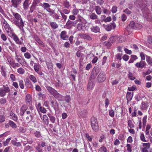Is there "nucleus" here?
I'll return each mask as SVG.
<instances>
[{
	"instance_id": "1",
	"label": "nucleus",
	"mask_w": 152,
	"mask_h": 152,
	"mask_svg": "<svg viewBox=\"0 0 152 152\" xmlns=\"http://www.w3.org/2000/svg\"><path fill=\"white\" fill-rule=\"evenodd\" d=\"M46 88L49 92L55 98L59 100L62 101V96L58 93L56 90L50 86H46Z\"/></svg>"
},
{
	"instance_id": "2",
	"label": "nucleus",
	"mask_w": 152,
	"mask_h": 152,
	"mask_svg": "<svg viewBox=\"0 0 152 152\" xmlns=\"http://www.w3.org/2000/svg\"><path fill=\"white\" fill-rule=\"evenodd\" d=\"M91 125L93 131L97 132L99 130L98 122L97 119L94 117H92L91 119Z\"/></svg>"
},
{
	"instance_id": "3",
	"label": "nucleus",
	"mask_w": 152,
	"mask_h": 152,
	"mask_svg": "<svg viewBox=\"0 0 152 152\" xmlns=\"http://www.w3.org/2000/svg\"><path fill=\"white\" fill-rule=\"evenodd\" d=\"M81 18L80 17L76 20L77 23V28L79 30H84L86 29V26L85 23L82 22Z\"/></svg>"
},
{
	"instance_id": "4",
	"label": "nucleus",
	"mask_w": 152,
	"mask_h": 152,
	"mask_svg": "<svg viewBox=\"0 0 152 152\" xmlns=\"http://www.w3.org/2000/svg\"><path fill=\"white\" fill-rule=\"evenodd\" d=\"M13 23L14 24L18 26L23 32H25L23 28V27L24 26V22L22 18L20 20H15V22H13Z\"/></svg>"
},
{
	"instance_id": "5",
	"label": "nucleus",
	"mask_w": 152,
	"mask_h": 152,
	"mask_svg": "<svg viewBox=\"0 0 152 152\" xmlns=\"http://www.w3.org/2000/svg\"><path fill=\"white\" fill-rule=\"evenodd\" d=\"M10 88L7 86L3 85V88H0V96L4 97L6 95V93L10 91Z\"/></svg>"
},
{
	"instance_id": "6",
	"label": "nucleus",
	"mask_w": 152,
	"mask_h": 152,
	"mask_svg": "<svg viewBox=\"0 0 152 152\" xmlns=\"http://www.w3.org/2000/svg\"><path fill=\"white\" fill-rule=\"evenodd\" d=\"M106 78L105 74L102 71L99 74L97 79L98 82L99 83H101L104 82Z\"/></svg>"
},
{
	"instance_id": "7",
	"label": "nucleus",
	"mask_w": 152,
	"mask_h": 152,
	"mask_svg": "<svg viewBox=\"0 0 152 152\" xmlns=\"http://www.w3.org/2000/svg\"><path fill=\"white\" fill-rule=\"evenodd\" d=\"M105 29L107 31H110L112 29H114L116 26L114 22H112L110 23V24L103 25Z\"/></svg>"
},
{
	"instance_id": "8",
	"label": "nucleus",
	"mask_w": 152,
	"mask_h": 152,
	"mask_svg": "<svg viewBox=\"0 0 152 152\" xmlns=\"http://www.w3.org/2000/svg\"><path fill=\"white\" fill-rule=\"evenodd\" d=\"M41 6L48 12L50 13L54 11V10L50 8V6L49 4L47 3H44L42 4L41 3Z\"/></svg>"
},
{
	"instance_id": "9",
	"label": "nucleus",
	"mask_w": 152,
	"mask_h": 152,
	"mask_svg": "<svg viewBox=\"0 0 152 152\" xmlns=\"http://www.w3.org/2000/svg\"><path fill=\"white\" fill-rule=\"evenodd\" d=\"M151 144L149 143H143L142 144L143 148H141L142 152H148V150L150 147Z\"/></svg>"
},
{
	"instance_id": "10",
	"label": "nucleus",
	"mask_w": 152,
	"mask_h": 152,
	"mask_svg": "<svg viewBox=\"0 0 152 152\" xmlns=\"http://www.w3.org/2000/svg\"><path fill=\"white\" fill-rule=\"evenodd\" d=\"M77 24L76 20L74 22L69 20L66 23L65 26L67 28H69L72 26H76Z\"/></svg>"
},
{
	"instance_id": "11",
	"label": "nucleus",
	"mask_w": 152,
	"mask_h": 152,
	"mask_svg": "<svg viewBox=\"0 0 152 152\" xmlns=\"http://www.w3.org/2000/svg\"><path fill=\"white\" fill-rule=\"evenodd\" d=\"M4 21H3L2 24L4 29L7 33L11 30V28L7 22L4 19Z\"/></svg>"
},
{
	"instance_id": "12",
	"label": "nucleus",
	"mask_w": 152,
	"mask_h": 152,
	"mask_svg": "<svg viewBox=\"0 0 152 152\" xmlns=\"http://www.w3.org/2000/svg\"><path fill=\"white\" fill-rule=\"evenodd\" d=\"M146 65V64L145 61L141 60L140 62L137 63L135 66L137 68H142L143 67H145Z\"/></svg>"
},
{
	"instance_id": "13",
	"label": "nucleus",
	"mask_w": 152,
	"mask_h": 152,
	"mask_svg": "<svg viewBox=\"0 0 152 152\" xmlns=\"http://www.w3.org/2000/svg\"><path fill=\"white\" fill-rule=\"evenodd\" d=\"M26 103L28 105H30L32 103V97L30 94H27L26 97Z\"/></svg>"
},
{
	"instance_id": "14",
	"label": "nucleus",
	"mask_w": 152,
	"mask_h": 152,
	"mask_svg": "<svg viewBox=\"0 0 152 152\" xmlns=\"http://www.w3.org/2000/svg\"><path fill=\"white\" fill-rule=\"evenodd\" d=\"M66 32L64 31H62L60 34L61 38L63 40H67L69 37V36L66 35Z\"/></svg>"
},
{
	"instance_id": "15",
	"label": "nucleus",
	"mask_w": 152,
	"mask_h": 152,
	"mask_svg": "<svg viewBox=\"0 0 152 152\" xmlns=\"http://www.w3.org/2000/svg\"><path fill=\"white\" fill-rule=\"evenodd\" d=\"M12 13L14 17L13 22H15V20H20V19L22 18L21 16L18 13L15 12H12Z\"/></svg>"
},
{
	"instance_id": "16",
	"label": "nucleus",
	"mask_w": 152,
	"mask_h": 152,
	"mask_svg": "<svg viewBox=\"0 0 152 152\" xmlns=\"http://www.w3.org/2000/svg\"><path fill=\"white\" fill-rule=\"evenodd\" d=\"M30 0H25L23 3V9L26 10H27L29 7V5L30 4Z\"/></svg>"
},
{
	"instance_id": "17",
	"label": "nucleus",
	"mask_w": 152,
	"mask_h": 152,
	"mask_svg": "<svg viewBox=\"0 0 152 152\" xmlns=\"http://www.w3.org/2000/svg\"><path fill=\"white\" fill-rule=\"evenodd\" d=\"M51 103L52 107H53L55 110L58 108V104L56 100H52Z\"/></svg>"
},
{
	"instance_id": "18",
	"label": "nucleus",
	"mask_w": 152,
	"mask_h": 152,
	"mask_svg": "<svg viewBox=\"0 0 152 152\" xmlns=\"http://www.w3.org/2000/svg\"><path fill=\"white\" fill-rule=\"evenodd\" d=\"M28 108V107L26 105H22L20 110V114L21 115H23V114Z\"/></svg>"
},
{
	"instance_id": "19",
	"label": "nucleus",
	"mask_w": 152,
	"mask_h": 152,
	"mask_svg": "<svg viewBox=\"0 0 152 152\" xmlns=\"http://www.w3.org/2000/svg\"><path fill=\"white\" fill-rule=\"evenodd\" d=\"M133 95V92L131 93L129 92H127L126 96V99L127 102L130 101L132 99Z\"/></svg>"
},
{
	"instance_id": "20",
	"label": "nucleus",
	"mask_w": 152,
	"mask_h": 152,
	"mask_svg": "<svg viewBox=\"0 0 152 152\" xmlns=\"http://www.w3.org/2000/svg\"><path fill=\"white\" fill-rule=\"evenodd\" d=\"M95 86V83L93 82L91 80H89L87 87L88 91L91 90Z\"/></svg>"
},
{
	"instance_id": "21",
	"label": "nucleus",
	"mask_w": 152,
	"mask_h": 152,
	"mask_svg": "<svg viewBox=\"0 0 152 152\" xmlns=\"http://www.w3.org/2000/svg\"><path fill=\"white\" fill-rule=\"evenodd\" d=\"M90 29L91 31L95 33L100 32V28L97 26H93Z\"/></svg>"
},
{
	"instance_id": "22",
	"label": "nucleus",
	"mask_w": 152,
	"mask_h": 152,
	"mask_svg": "<svg viewBox=\"0 0 152 152\" xmlns=\"http://www.w3.org/2000/svg\"><path fill=\"white\" fill-rule=\"evenodd\" d=\"M125 37L123 36H120L118 37L117 36V42L118 43H121L125 41Z\"/></svg>"
},
{
	"instance_id": "23",
	"label": "nucleus",
	"mask_w": 152,
	"mask_h": 152,
	"mask_svg": "<svg viewBox=\"0 0 152 152\" xmlns=\"http://www.w3.org/2000/svg\"><path fill=\"white\" fill-rule=\"evenodd\" d=\"M139 25H140V24L137 23H135L133 21H131L129 24V26L130 27L134 29H136L137 28V26H138Z\"/></svg>"
},
{
	"instance_id": "24",
	"label": "nucleus",
	"mask_w": 152,
	"mask_h": 152,
	"mask_svg": "<svg viewBox=\"0 0 152 152\" xmlns=\"http://www.w3.org/2000/svg\"><path fill=\"white\" fill-rule=\"evenodd\" d=\"M82 37L84 39H86L89 41H91L92 40V38L91 37L86 34H81Z\"/></svg>"
},
{
	"instance_id": "25",
	"label": "nucleus",
	"mask_w": 152,
	"mask_h": 152,
	"mask_svg": "<svg viewBox=\"0 0 152 152\" xmlns=\"http://www.w3.org/2000/svg\"><path fill=\"white\" fill-rule=\"evenodd\" d=\"M148 106V103L142 102L141 106V109L142 110H146Z\"/></svg>"
},
{
	"instance_id": "26",
	"label": "nucleus",
	"mask_w": 152,
	"mask_h": 152,
	"mask_svg": "<svg viewBox=\"0 0 152 152\" xmlns=\"http://www.w3.org/2000/svg\"><path fill=\"white\" fill-rule=\"evenodd\" d=\"M25 85L26 87L27 88H31L32 86L31 82L28 79H27L26 80Z\"/></svg>"
},
{
	"instance_id": "27",
	"label": "nucleus",
	"mask_w": 152,
	"mask_h": 152,
	"mask_svg": "<svg viewBox=\"0 0 152 152\" xmlns=\"http://www.w3.org/2000/svg\"><path fill=\"white\" fill-rule=\"evenodd\" d=\"M42 120L45 124L46 125H48L49 124V121L48 116L46 115H43L42 117Z\"/></svg>"
},
{
	"instance_id": "28",
	"label": "nucleus",
	"mask_w": 152,
	"mask_h": 152,
	"mask_svg": "<svg viewBox=\"0 0 152 152\" xmlns=\"http://www.w3.org/2000/svg\"><path fill=\"white\" fill-rule=\"evenodd\" d=\"M49 118L50 121L52 123H54L56 121V118L55 117L53 116L51 114L49 113L47 114Z\"/></svg>"
},
{
	"instance_id": "29",
	"label": "nucleus",
	"mask_w": 152,
	"mask_h": 152,
	"mask_svg": "<svg viewBox=\"0 0 152 152\" xmlns=\"http://www.w3.org/2000/svg\"><path fill=\"white\" fill-rule=\"evenodd\" d=\"M148 9L147 7H145L144 8V10H142V13L144 16L146 18H148Z\"/></svg>"
},
{
	"instance_id": "30",
	"label": "nucleus",
	"mask_w": 152,
	"mask_h": 152,
	"mask_svg": "<svg viewBox=\"0 0 152 152\" xmlns=\"http://www.w3.org/2000/svg\"><path fill=\"white\" fill-rule=\"evenodd\" d=\"M95 10L97 14L100 15L102 13V9L99 6H96L95 7Z\"/></svg>"
},
{
	"instance_id": "31",
	"label": "nucleus",
	"mask_w": 152,
	"mask_h": 152,
	"mask_svg": "<svg viewBox=\"0 0 152 152\" xmlns=\"http://www.w3.org/2000/svg\"><path fill=\"white\" fill-rule=\"evenodd\" d=\"M50 25L51 28L53 29H56L58 27V24L55 22H50Z\"/></svg>"
},
{
	"instance_id": "32",
	"label": "nucleus",
	"mask_w": 152,
	"mask_h": 152,
	"mask_svg": "<svg viewBox=\"0 0 152 152\" xmlns=\"http://www.w3.org/2000/svg\"><path fill=\"white\" fill-rule=\"evenodd\" d=\"M40 65L38 64H35L34 66V69L35 71L38 72L40 70Z\"/></svg>"
},
{
	"instance_id": "33",
	"label": "nucleus",
	"mask_w": 152,
	"mask_h": 152,
	"mask_svg": "<svg viewBox=\"0 0 152 152\" xmlns=\"http://www.w3.org/2000/svg\"><path fill=\"white\" fill-rule=\"evenodd\" d=\"M63 6L66 8L69 9L70 6L69 2L66 0L64 1L63 3Z\"/></svg>"
},
{
	"instance_id": "34",
	"label": "nucleus",
	"mask_w": 152,
	"mask_h": 152,
	"mask_svg": "<svg viewBox=\"0 0 152 152\" xmlns=\"http://www.w3.org/2000/svg\"><path fill=\"white\" fill-rule=\"evenodd\" d=\"M146 61L150 65L152 66V58L148 56H146Z\"/></svg>"
},
{
	"instance_id": "35",
	"label": "nucleus",
	"mask_w": 152,
	"mask_h": 152,
	"mask_svg": "<svg viewBox=\"0 0 152 152\" xmlns=\"http://www.w3.org/2000/svg\"><path fill=\"white\" fill-rule=\"evenodd\" d=\"M117 36H112L110 37L109 39V41L110 42L113 43L116 41H117Z\"/></svg>"
},
{
	"instance_id": "36",
	"label": "nucleus",
	"mask_w": 152,
	"mask_h": 152,
	"mask_svg": "<svg viewBox=\"0 0 152 152\" xmlns=\"http://www.w3.org/2000/svg\"><path fill=\"white\" fill-rule=\"evenodd\" d=\"M90 18L92 20H96L98 18V16L95 13H92L90 15Z\"/></svg>"
},
{
	"instance_id": "37",
	"label": "nucleus",
	"mask_w": 152,
	"mask_h": 152,
	"mask_svg": "<svg viewBox=\"0 0 152 152\" xmlns=\"http://www.w3.org/2000/svg\"><path fill=\"white\" fill-rule=\"evenodd\" d=\"M9 125L13 129H15L17 128V125L13 121H9Z\"/></svg>"
},
{
	"instance_id": "38",
	"label": "nucleus",
	"mask_w": 152,
	"mask_h": 152,
	"mask_svg": "<svg viewBox=\"0 0 152 152\" xmlns=\"http://www.w3.org/2000/svg\"><path fill=\"white\" fill-rule=\"evenodd\" d=\"M54 11H53V12H50V13H52L53 14L52 15V16L56 20H58L59 19V16L56 13H55L54 12Z\"/></svg>"
},
{
	"instance_id": "39",
	"label": "nucleus",
	"mask_w": 152,
	"mask_h": 152,
	"mask_svg": "<svg viewBox=\"0 0 152 152\" xmlns=\"http://www.w3.org/2000/svg\"><path fill=\"white\" fill-rule=\"evenodd\" d=\"M36 7L37 6L32 4L30 8L29 12L32 13L34 11L36 10Z\"/></svg>"
},
{
	"instance_id": "40",
	"label": "nucleus",
	"mask_w": 152,
	"mask_h": 152,
	"mask_svg": "<svg viewBox=\"0 0 152 152\" xmlns=\"http://www.w3.org/2000/svg\"><path fill=\"white\" fill-rule=\"evenodd\" d=\"M100 70L99 68L96 66L94 67L92 71L97 75L99 72Z\"/></svg>"
},
{
	"instance_id": "41",
	"label": "nucleus",
	"mask_w": 152,
	"mask_h": 152,
	"mask_svg": "<svg viewBox=\"0 0 152 152\" xmlns=\"http://www.w3.org/2000/svg\"><path fill=\"white\" fill-rule=\"evenodd\" d=\"M36 149L37 151L38 152H42V149L41 148L40 145L38 144L37 146L35 148Z\"/></svg>"
},
{
	"instance_id": "42",
	"label": "nucleus",
	"mask_w": 152,
	"mask_h": 152,
	"mask_svg": "<svg viewBox=\"0 0 152 152\" xmlns=\"http://www.w3.org/2000/svg\"><path fill=\"white\" fill-rule=\"evenodd\" d=\"M30 79L34 83L37 82V80L36 77L33 75H31L29 77Z\"/></svg>"
},
{
	"instance_id": "43",
	"label": "nucleus",
	"mask_w": 152,
	"mask_h": 152,
	"mask_svg": "<svg viewBox=\"0 0 152 152\" xmlns=\"http://www.w3.org/2000/svg\"><path fill=\"white\" fill-rule=\"evenodd\" d=\"M1 73L2 75L4 77H6V69L3 68V67L1 68Z\"/></svg>"
},
{
	"instance_id": "44",
	"label": "nucleus",
	"mask_w": 152,
	"mask_h": 152,
	"mask_svg": "<svg viewBox=\"0 0 152 152\" xmlns=\"http://www.w3.org/2000/svg\"><path fill=\"white\" fill-rule=\"evenodd\" d=\"M11 37L13 39L15 42L17 40H18V39L19 38L17 35L15 33H12Z\"/></svg>"
},
{
	"instance_id": "45",
	"label": "nucleus",
	"mask_w": 152,
	"mask_h": 152,
	"mask_svg": "<svg viewBox=\"0 0 152 152\" xmlns=\"http://www.w3.org/2000/svg\"><path fill=\"white\" fill-rule=\"evenodd\" d=\"M0 35H1V38L3 40L6 41L7 40V37L5 34L3 33L2 32L1 34Z\"/></svg>"
},
{
	"instance_id": "46",
	"label": "nucleus",
	"mask_w": 152,
	"mask_h": 152,
	"mask_svg": "<svg viewBox=\"0 0 152 152\" xmlns=\"http://www.w3.org/2000/svg\"><path fill=\"white\" fill-rule=\"evenodd\" d=\"M87 111L86 110H84L81 111L80 113V114L82 117H85L86 115Z\"/></svg>"
},
{
	"instance_id": "47",
	"label": "nucleus",
	"mask_w": 152,
	"mask_h": 152,
	"mask_svg": "<svg viewBox=\"0 0 152 152\" xmlns=\"http://www.w3.org/2000/svg\"><path fill=\"white\" fill-rule=\"evenodd\" d=\"M147 118V117L146 115H145L143 118V126L144 128L145 127L146 125Z\"/></svg>"
},
{
	"instance_id": "48",
	"label": "nucleus",
	"mask_w": 152,
	"mask_h": 152,
	"mask_svg": "<svg viewBox=\"0 0 152 152\" xmlns=\"http://www.w3.org/2000/svg\"><path fill=\"white\" fill-rule=\"evenodd\" d=\"M34 134L35 137L37 138H40L41 137V133L40 132L36 131Z\"/></svg>"
},
{
	"instance_id": "49",
	"label": "nucleus",
	"mask_w": 152,
	"mask_h": 152,
	"mask_svg": "<svg viewBox=\"0 0 152 152\" xmlns=\"http://www.w3.org/2000/svg\"><path fill=\"white\" fill-rule=\"evenodd\" d=\"M10 115L12 117L13 119L15 121H17L18 120L17 116L14 113H12L10 114Z\"/></svg>"
},
{
	"instance_id": "50",
	"label": "nucleus",
	"mask_w": 152,
	"mask_h": 152,
	"mask_svg": "<svg viewBox=\"0 0 152 152\" xmlns=\"http://www.w3.org/2000/svg\"><path fill=\"white\" fill-rule=\"evenodd\" d=\"M17 72L19 73L22 75L24 73L25 71L22 68H20L18 69Z\"/></svg>"
},
{
	"instance_id": "51",
	"label": "nucleus",
	"mask_w": 152,
	"mask_h": 152,
	"mask_svg": "<svg viewBox=\"0 0 152 152\" xmlns=\"http://www.w3.org/2000/svg\"><path fill=\"white\" fill-rule=\"evenodd\" d=\"M128 125L130 128H133L134 127V124L131 120H129L128 121Z\"/></svg>"
},
{
	"instance_id": "52",
	"label": "nucleus",
	"mask_w": 152,
	"mask_h": 152,
	"mask_svg": "<svg viewBox=\"0 0 152 152\" xmlns=\"http://www.w3.org/2000/svg\"><path fill=\"white\" fill-rule=\"evenodd\" d=\"M39 14H37V16L38 18L42 19L43 16L44 15V13L38 11Z\"/></svg>"
},
{
	"instance_id": "53",
	"label": "nucleus",
	"mask_w": 152,
	"mask_h": 152,
	"mask_svg": "<svg viewBox=\"0 0 152 152\" xmlns=\"http://www.w3.org/2000/svg\"><path fill=\"white\" fill-rule=\"evenodd\" d=\"M97 75L92 71L91 73L90 78L93 79H94L96 77Z\"/></svg>"
},
{
	"instance_id": "54",
	"label": "nucleus",
	"mask_w": 152,
	"mask_h": 152,
	"mask_svg": "<svg viewBox=\"0 0 152 152\" xmlns=\"http://www.w3.org/2000/svg\"><path fill=\"white\" fill-rule=\"evenodd\" d=\"M19 85L20 87L22 88L23 89L24 88L23 82L22 80H20L19 81Z\"/></svg>"
},
{
	"instance_id": "55",
	"label": "nucleus",
	"mask_w": 152,
	"mask_h": 152,
	"mask_svg": "<svg viewBox=\"0 0 152 152\" xmlns=\"http://www.w3.org/2000/svg\"><path fill=\"white\" fill-rule=\"evenodd\" d=\"M7 102V100L5 98H2L0 100V103L2 104H5Z\"/></svg>"
},
{
	"instance_id": "56",
	"label": "nucleus",
	"mask_w": 152,
	"mask_h": 152,
	"mask_svg": "<svg viewBox=\"0 0 152 152\" xmlns=\"http://www.w3.org/2000/svg\"><path fill=\"white\" fill-rule=\"evenodd\" d=\"M5 121V116L3 115H0V123H2L4 122Z\"/></svg>"
},
{
	"instance_id": "57",
	"label": "nucleus",
	"mask_w": 152,
	"mask_h": 152,
	"mask_svg": "<svg viewBox=\"0 0 152 152\" xmlns=\"http://www.w3.org/2000/svg\"><path fill=\"white\" fill-rule=\"evenodd\" d=\"M126 147H127V151L129 152H132V146L129 144H127L126 145Z\"/></svg>"
},
{
	"instance_id": "58",
	"label": "nucleus",
	"mask_w": 152,
	"mask_h": 152,
	"mask_svg": "<svg viewBox=\"0 0 152 152\" xmlns=\"http://www.w3.org/2000/svg\"><path fill=\"white\" fill-rule=\"evenodd\" d=\"M10 138H7V139L6 141L3 142V145L5 146L7 145L8 144V143L10 141Z\"/></svg>"
},
{
	"instance_id": "59",
	"label": "nucleus",
	"mask_w": 152,
	"mask_h": 152,
	"mask_svg": "<svg viewBox=\"0 0 152 152\" xmlns=\"http://www.w3.org/2000/svg\"><path fill=\"white\" fill-rule=\"evenodd\" d=\"M128 77L131 80H134L135 79V77L133 76L132 74L130 72L129 73Z\"/></svg>"
},
{
	"instance_id": "60",
	"label": "nucleus",
	"mask_w": 152,
	"mask_h": 152,
	"mask_svg": "<svg viewBox=\"0 0 152 152\" xmlns=\"http://www.w3.org/2000/svg\"><path fill=\"white\" fill-rule=\"evenodd\" d=\"M59 11V12H61L62 13H62L63 14H68L70 12L69 11V10H68L66 9H64L62 10L61 11Z\"/></svg>"
},
{
	"instance_id": "61",
	"label": "nucleus",
	"mask_w": 152,
	"mask_h": 152,
	"mask_svg": "<svg viewBox=\"0 0 152 152\" xmlns=\"http://www.w3.org/2000/svg\"><path fill=\"white\" fill-rule=\"evenodd\" d=\"M117 10V7L115 6H113L111 10L112 12L113 13H114L116 12Z\"/></svg>"
},
{
	"instance_id": "62",
	"label": "nucleus",
	"mask_w": 152,
	"mask_h": 152,
	"mask_svg": "<svg viewBox=\"0 0 152 152\" xmlns=\"http://www.w3.org/2000/svg\"><path fill=\"white\" fill-rule=\"evenodd\" d=\"M140 138L141 140L143 142H146L147 141L145 140L144 135L143 133L141 134L140 136Z\"/></svg>"
},
{
	"instance_id": "63",
	"label": "nucleus",
	"mask_w": 152,
	"mask_h": 152,
	"mask_svg": "<svg viewBox=\"0 0 152 152\" xmlns=\"http://www.w3.org/2000/svg\"><path fill=\"white\" fill-rule=\"evenodd\" d=\"M71 100V98L69 96L66 95L65 97V101L67 103H69Z\"/></svg>"
},
{
	"instance_id": "64",
	"label": "nucleus",
	"mask_w": 152,
	"mask_h": 152,
	"mask_svg": "<svg viewBox=\"0 0 152 152\" xmlns=\"http://www.w3.org/2000/svg\"><path fill=\"white\" fill-rule=\"evenodd\" d=\"M25 57L27 59H29L31 58V54L28 52L25 53L24 54Z\"/></svg>"
}]
</instances>
